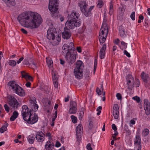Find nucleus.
Here are the masks:
<instances>
[{
	"label": "nucleus",
	"instance_id": "f257e3e1",
	"mask_svg": "<svg viewBox=\"0 0 150 150\" xmlns=\"http://www.w3.org/2000/svg\"><path fill=\"white\" fill-rule=\"evenodd\" d=\"M17 19L21 25L33 28H38L42 21L38 13L27 11L20 14Z\"/></svg>",
	"mask_w": 150,
	"mask_h": 150
},
{
	"label": "nucleus",
	"instance_id": "f03ea898",
	"mask_svg": "<svg viewBox=\"0 0 150 150\" xmlns=\"http://www.w3.org/2000/svg\"><path fill=\"white\" fill-rule=\"evenodd\" d=\"M29 102V107L30 108V110L27 105H24L22 107L21 114L25 121L28 124H33L38 121V117L35 113L33 115L32 114L31 111H37L38 106L36 104V98L34 97L30 98Z\"/></svg>",
	"mask_w": 150,
	"mask_h": 150
},
{
	"label": "nucleus",
	"instance_id": "7ed1b4c3",
	"mask_svg": "<svg viewBox=\"0 0 150 150\" xmlns=\"http://www.w3.org/2000/svg\"><path fill=\"white\" fill-rule=\"evenodd\" d=\"M106 14L104 13L103 24L100 29L101 33L99 34V40L100 42L102 44L105 42L108 32V25L106 23Z\"/></svg>",
	"mask_w": 150,
	"mask_h": 150
},
{
	"label": "nucleus",
	"instance_id": "20e7f679",
	"mask_svg": "<svg viewBox=\"0 0 150 150\" xmlns=\"http://www.w3.org/2000/svg\"><path fill=\"white\" fill-rule=\"evenodd\" d=\"M58 0H50L49 4V9L51 13L52 16L55 18L58 16L59 4Z\"/></svg>",
	"mask_w": 150,
	"mask_h": 150
},
{
	"label": "nucleus",
	"instance_id": "39448f33",
	"mask_svg": "<svg viewBox=\"0 0 150 150\" xmlns=\"http://www.w3.org/2000/svg\"><path fill=\"white\" fill-rule=\"evenodd\" d=\"M76 54L77 53L76 51H74V52H71L69 54H68L67 55H66L65 57V59L69 64H72L75 62L76 59Z\"/></svg>",
	"mask_w": 150,
	"mask_h": 150
},
{
	"label": "nucleus",
	"instance_id": "423d86ee",
	"mask_svg": "<svg viewBox=\"0 0 150 150\" xmlns=\"http://www.w3.org/2000/svg\"><path fill=\"white\" fill-rule=\"evenodd\" d=\"M65 23V26L66 28H68L69 29H73L74 27H79L81 24V22L75 21L74 20H68Z\"/></svg>",
	"mask_w": 150,
	"mask_h": 150
},
{
	"label": "nucleus",
	"instance_id": "0eeeda50",
	"mask_svg": "<svg viewBox=\"0 0 150 150\" xmlns=\"http://www.w3.org/2000/svg\"><path fill=\"white\" fill-rule=\"evenodd\" d=\"M8 104L11 108H17L18 105L17 100L13 96H11L9 98Z\"/></svg>",
	"mask_w": 150,
	"mask_h": 150
},
{
	"label": "nucleus",
	"instance_id": "6e6552de",
	"mask_svg": "<svg viewBox=\"0 0 150 150\" xmlns=\"http://www.w3.org/2000/svg\"><path fill=\"white\" fill-rule=\"evenodd\" d=\"M8 85L10 86L15 93L17 92L18 90L21 89V87L16 84L14 81H11L8 82Z\"/></svg>",
	"mask_w": 150,
	"mask_h": 150
},
{
	"label": "nucleus",
	"instance_id": "1a4fd4ad",
	"mask_svg": "<svg viewBox=\"0 0 150 150\" xmlns=\"http://www.w3.org/2000/svg\"><path fill=\"white\" fill-rule=\"evenodd\" d=\"M144 109L145 112L147 115H150V103L147 99L144 100Z\"/></svg>",
	"mask_w": 150,
	"mask_h": 150
},
{
	"label": "nucleus",
	"instance_id": "9d476101",
	"mask_svg": "<svg viewBox=\"0 0 150 150\" xmlns=\"http://www.w3.org/2000/svg\"><path fill=\"white\" fill-rule=\"evenodd\" d=\"M55 30L53 28H49L47 31V38L49 40H53L55 37Z\"/></svg>",
	"mask_w": 150,
	"mask_h": 150
},
{
	"label": "nucleus",
	"instance_id": "9b49d317",
	"mask_svg": "<svg viewBox=\"0 0 150 150\" xmlns=\"http://www.w3.org/2000/svg\"><path fill=\"white\" fill-rule=\"evenodd\" d=\"M69 112L70 114H75L76 113L77 108V104L74 101H71Z\"/></svg>",
	"mask_w": 150,
	"mask_h": 150
},
{
	"label": "nucleus",
	"instance_id": "f8f14e48",
	"mask_svg": "<svg viewBox=\"0 0 150 150\" xmlns=\"http://www.w3.org/2000/svg\"><path fill=\"white\" fill-rule=\"evenodd\" d=\"M68 20H74L75 21L77 22L79 21L78 19L79 16V15L78 13H76L74 11H72L70 15H68Z\"/></svg>",
	"mask_w": 150,
	"mask_h": 150
},
{
	"label": "nucleus",
	"instance_id": "ddd939ff",
	"mask_svg": "<svg viewBox=\"0 0 150 150\" xmlns=\"http://www.w3.org/2000/svg\"><path fill=\"white\" fill-rule=\"evenodd\" d=\"M94 7V6H91L89 8H87L86 9H83L81 11L86 17H88L91 16V11L93 8Z\"/></svg>",
	"mask_w": 150,
	"mask_h": 150
},
{
	"label": "nucleus",
	"instance_id": "4468645a",
	"mask_svg": "<svg viewBox=\"0 0 150 150\" xmlns=\"http://www.w3.org/2000/svg\"><path fill=\"white\" fill-rule=\"evenodd\" d=\"M35 138L38 142H42L45 139V134L42 132H38L36 135Z\"/></svg>",
	"mask_w": 150,
	"mask_h": 150
},
{
	"label": "nucleus",
	"instance_id": "2eb2a0df",
	"mask_svg": "<svg viewBox=\"0 0 150 150\" xmlns=\"http://www.w3.org/2000/svg\"><path fill=\"white\" fill-rule=\"evenodd\" d=\"M54 144L51 140L48 141L45 146L46 150H52L54 148Z\"/></svg>",
	"mask_w": 150,
	"mask_h": 150
},
{
	"label": "nucleus",
	"instance_id": "dca6fc26",
	"mask_svg": "<svg viewBox=\"0 0 150 150\" xmlns=\"http://www.w3.org/2000/svg\"><path fill=\"white\" fill-rule=\"evenodd\" d=\"M64 31L62 33V36L64 39H68L71 36V33L70 30L69 29H65V28H64Z\"/></svg>",
	"mask_w": 150,
	"mask_h": 150
},
{
	"label": "nucleus",
	"instance_id": "f3484780",
	"mask_svg": "<svg viewBox=\"0 0 150 150\" xmlns=\"http://www.w3.org/2000/svg\"><path fill=\"white\" fill-rule=\"evenodd\" d=\"M134 144L138 147L137 150H141V138L138 135H137L134 140Z\"/></svg>",
	"mask_w": 150,
	"mask_h": 150
},
{
	"label": "nucleus",
	"instance_id": "a211bd4d",
	"mask_svg": "<svg viewBox=\"0 0 150 150\" xmlns=\"http://www.w3.org/2000/svg\"><path fill=\"white\" fill-rule=\"evenodd\" d=\"M68 47V45L67 44H64L62 47L63 50L62 53V55L65 56L71 52L70 50H69V49Z\"/></svg>",
	"mask_w": 150,
	"mask_h": 150
},
{
	"label": "nucleus",
	"instance_id": "6ab92c4d",
	"mask_svg": "<svg viewBox=\"0 0 150 150\" xmlns=\"http://www.w3.org/2000/svg\"><path fill=\"white\" fill-rule=\"evenodd\" d=\"M83 71L80 70H74V74L76 78L78 79H81L83 76Z\"/></svg>",
	"mask_w": 150,
	"mask_h": 150
},
{
	"label": "nucleus",
	"instance_id": "aec40b11",
	"mask_svg": "<svg viewBox=\"0 0 150 150\" xmlns=\"http://www.w3.org/2000/svg\"><path fill=\"white\" fill-rule=\"evenodd\" d=\"M83 67V62L81 61L78 60L76 62V67L74 69L82 70Z\"/></svg>",
	"mask_w": 150,
	"mask_h": 150
},
{
	"label": "nucleus",
	"instance_id": "412c9836",
	"mask_svg": "<svg viewBox=\"0 0 150 150\" xmlns=\"http://www.w3.org/2000/svg\"><path fill=\"white\" fill-rule=\"evenodd\" d=\"M106 47V45L104 44L100 51V57L101 59H103L104 57Z\"/></svg>",
	"mask_w": 150,
	"mask_h": 150
},
{
	"label": "nucleus",
	"instance_id": "4be33fe9",
	"mask_svg": "<svg viewBox=\"0 0 150 150\" xmlns=\"http://www.w3.org/2000/svg\"><path fill=\"white\" fill-rule=\"evenodd\" d=\"M83 129L82 126L81 124L79 125L76 127V137L78 139L81 135V133L82 132L81 129Z\"/></svg>",
	"mask_w": 150,
	"mask_h": 150
},
{
	"label": "nucleus",
	"instance_id": "5701e85b",
	"mask_svg": "<svg viewBox=\"0 0 150 150\" xmlns=\"http://www.w3.org/2000/svg\"><path fill=\"white\" fill-rule=\"evenodd\" d=\"M79 5L81 11H82L83 9H86L88 6L86 1L84 0L80 1L79 3Z\"/></svg>",
	"mask_w": 150,
	"mask_h": 150
},
{
	"label": "nucleus",
	"instance_id": "b1692460",
	"mask_svg": "<svg viewBox=\"0 0 150 150\" xmlns=\"http://www.w3.org/2000/svg\"><path fill=\"white\" fill-rule=\"evenodd\" d=\"M141 77L144 82L146 83H147L149 80V77L148 75L144 72H142Z\"/></svg>",
	"mask_w": 150,
	"mask_h": 150
},
{
	"label": "nucleus",
	"instance_id": "393cba45",
	"mask_svg": "<svg viewBox=\"0 0 150 150\" xmlns=\"http://www.w3.org/2000/svg\"><path fill=\"white\" fill-rule=\"evenodd\" d=\"M52 41L51 42L52 45H56L59 44V42L61 41V38L59 35L56 38H54L53 40H52Z\"/></svg>",
	"mask_w": 150,
	"mask_h": 150
},
{
	"label": "nucleus",
	"instance_id": "a878e982",
	"mask_svg": "<svg viewBox=\"0 0 150 150\" xmlns=\"http://www.w3.org/2000/svg\"><path fill=\"white\" fill-rule=\"evenodd\" d=\"M8 7L14 6L16 4L15 0H2Z\"/></svg>",
	"mask_w": 150,
	"mask_h": 150
},
{
	"label": "nucleus",
	"instance_id": "bb28decb",
	"mask_svg": "<svg viewBox=\"0 0 150 150\" xmlns=\"http://www.w3.org/2000/svg\"><path fill=\"white\" fill-rule=\"evenodd\" d=\"M119 30L120 36L123 37L125 35V31L124 27L122 25H120L119 27Z\"/></svg>",
	"mask_w": 150,
	"mask_h": 150
},
{
	"label": "nucleus",
	"instance_id": "cd10ccee",
	"mask_svg": "<svg viewBox=\"0 0 150 150\" xmlns=\"http://www.w3.org/2000/svg\"><path fill=\"white\" fill-rule=\"evenodd\" d=\"M15 93L20 96H24L25 95V92L21 87L20 89L18 90L17 92Z\"/></svg>",
	"mask_w": 150,
	"mask_h": 150
},
{
	"label": "nucleus",
	"instance_id": "c85d7f7f",
	"mask_svg": "<svg viewBox=\"0 0 150 150\" xmlns=\"http://www.w3.org/2000/svg\"><path fill=\"white\" fill-rule=\"evenodd\" d=\"M126 79L127 82V84H129L131 83L134 82V79L131 75H128L127 76Z\"/></svg>",
	"mask_w": 150,
	"mask_h": 150
},
{
	"label": "nucleus",
	"instance_id": "c756f323",
	"mask_svg": "<svg viewBox=\"0 0 150 150\" xmlns=\"http://www.w3.org/2000/svg\"><path fill=\"white\" fill-rule=\"evenodd\" d=\"M18 115V113L16 111H14L10 118V120L11 121H14L17 117Z\"/></svg>",
	"mask_w": 150,
	"mask_h": 150
},
{
	"label": "nucleus",
	"instance_id": "7c9ffc66",
	"mask_svg": "<svg viewBox=\"0 0 150 150\" xmlns=\"http://www.w3.org/2000/svg\"><path fill=\"white\" fill-rule=\"evenodd\" d=\"M74 44L72 42L70 43L69 45H68V48L69 49V50H70L71 52H74V51H76L74 47Z\"/></svg>",
	"mask_w": 150,
	"mask_h": 150
},
{
	"label": "nucleus",
	"instance_id": "2f4dec72",
	"mask_svg": "<svg viewBox=\"0 0 150 150\" xmlns=\"http://www.w3.org/2000/svg\"><path fill=\"white\" fill-rule=\"evenodd\" d=\"M28 140L30 144H32L34 142L35 137L32 135H29L28 137Z\"/></svg>",
	"mask_w": 150,
	"mask_h": 150
},
{
	"label": "nucleus",
	"instance_id": "473e14b6",
	"mask_svg": "<svg viewBox=\"0 0 150 150\" xmlns=\"http://www.w3.org/2000/svg\"><path fill=\"white\" fill-rule=\"evenodd\" d=\"M52 74L53 81H58V76L57 74L53 71H52Z\"/></svg>",
	"mask_w": 150,
	"mask_h": 150
},
{
	"label": "nucleus",
	"instance_id": "72a5a7b5",
	"mask_svg": "<svg viewBox=\"0 0 150 150\" xmlns=\"http://www.w3.org/2000/svg\"><path fill=\"white\" fill-rule=\"evenodd\" d=\"M47 63L50 68H52L53 67V62L50 59L47 58Z\"/></svg>",
	"mask_w": 150,
	"mask_h": 150
},
{
	"label": "nucleus",
	"instance_id": "f704fd0d",
	"mask_svg": "<svg viewBox=\"0 0 150 150\" xmlns=\"http://www.w3.org/2000/svg\"><path fill=\"white\" fill-rule=\"evenodd\" d=\"M103 84H102L101 87V89H100L98 87H97L96 89V91L97 94L98 95H100L101 94V90H102V92H103Z\"/></svg>",
	"mask_w": 150,
	"mask_h": 150
},
{
	"label": "nucleus",
	"instance_id": "c9c22d12",
	"mask_svg": "<svg viewBox=\"0 0 150 150\" xmlns=\"http://www.w3.org/2000/svg\"><path fill=\"white\" fill-rule=\"evenodd\" d=\"M113 12V5L112 3L111 2L110 3V7H109V14L110 16H111Z\"/></svg>",
	"mask_w": 150,
	"mask_h": 150
},
{
	"label": "nucleus",
	"instance_id": "e433bc0d",
	"mask_svg": "<svg viewBox=\"0 0 150 150\" xmlns=\"http://www.w3.org/2000/svg\"><path fill=\"white\" fill-rule=\"evenodd\" d=\"M104 5V3L103 1L101 0H99L98 1V4L97 7L99 8H100L102 7Z\"/></svg>",
	"mask_w": 150,
	"mask_h": 150
},
{
	"label": "nucleus",
	"instance_id": "4c0bfd02",
	"mask_svg": "<svg viewBox=\"0 0 150 150\" xmlns=\"http://www.w3.org/2000/svg\"><path fill=\"white\" fill-rule=\"evenodd\" d=\"M149 131L147 129H145L143 131L142 134L143 136L145 137L149 133Z\"/></svg>",
	"mask_w": 150,
	"mask_h": 150
},
{
	"label": "nucleus",
	"instance_id": "58836bf2",
	"mask_svg": "<svg viewBox=\"0 0 150 150\" xmlns=\"http://www.w3.org/2000/svg\"><path fill=\"white\" fill-rule=\"evenodd\" d=\"M127 127V129H126L125 127L124 128V130L125 131V132L126 133V134L127 136L130 135L131 134V131L129 129L128 127Z\"/></svg>",
	"mask_w": 150,
	"mask_h": 150
},
{
	"label": "nucleus",
	"instance_id": "ea45409f",
	"mask_svg": "<svg viewBox=\"0 0 150 150\" xmlns=\"http://www.w3.org/2000/svg\"><path fill=\"white\" fill-rule=\"evenodd\" d=\"M121 44L123 46V48H122L120 46H119V47H120V48L122 49V50L124 49H126L127 47V44L125 43L124 41H122L121 42Z\"/></svg>",
	"mask_w": 150,
	"mask_h": 150
},
{
	"label": "nucleus",
	"instance_id": "a19ab883",
	"mask_svg": "<svg viewBox=\"0 0 150 150\" xmlns=\"http://www.w3.org/2000/svg\"><path fill=\"white\" fill-rule=\"evenodd\" d=\"M9 65L12 66L14 67L16 64V62L13 60H10L9 62Z\"/></svg>",
	"mask_w": 150,
	"mask_h": 150
},
{
	"label": "nucleus",
	"instance_id": "79ce46f5",
	"mask_svg": "<svg viewBox=\"0 0 150 150\" xmlns=\"http://www.w3.org/2000/svg\"><path fill=\"white\" fill-rule=\"evenodd\" d=\"M119 107L117 104H115L113 108V112L119 111Z\"/></svg>",
	"mask_w": 150,
	"mask_h": 150
},
{
	"label": "nucleus",
	"instance_id": "37998d69",
	"mask_svg": "<svg viewBox=\"0 0 150 150\" xmlns=\"http://www.w3.org/2000/svg\"><path fill=\"white\" fill-rule=\"evenodd\" d=\"M119 111L113 112V115L115 119H117L119 117Z\"/></svg>",
	"mask_w": 150,
	"mask_h": 150
},
{
	"label": "nucleus",
	"instance_id": "c03bdc74",
	"mask_svg": "<svg viewBox=\"0 0 150 150\" xmlns=\"http://www.w3.org/2000/svg\"><path fill=\"white\" fill-rule=\"evenodd\" d=\"M71 119L72 122L75 123L77 122V118L74 116L72 115L71 116Z\"/></svg>",
	"mask_w": 150,
	"mask_h": 150
},
{
	"label": "nucleus",
	"instance_id": "a18cd8bd",
	"mask_svg": "<svg viewBox=\"0 0 150 150\" xmlns=\"http://www.w3.org/2000/svg\"><path fill=\"white\" fill-rule=\"evenodd\" d=\"M84 115V112L83 111H81L79 113V120H81L83 118Z\"/></svg>",
	"mask_w": 150,
	"mask_h": 150
},
{
	"label": "nucleus",
	"instance_id": "49530a36",
	"mask_svg": "<svg viewBox=\"0 0 150 150\" xmlns=\"http://www.w3.org/2000/svg\"><path fill=\"white\" fill-rule=\"evenodd\" d=\"M7 129L6 126H3L0 128V132L1 133H3L4 131H6Z\"/></svg>",
	"mask_w": 150,
	"mask_h": 150
},
{
	"label": "nucleus",
	"instance_id": "de8ad7c7",
	"mask_svg": "<svg viewBox=\"0 0 150 150\" xmlns=\"http://www.w3.org/2000/svg\"><path fill=\"white\" fill-rule=\"evenodd\" d=\"M130 17L133 21H134L135 20V12L134 11L130 15Z\"/></svg>",
	"mask_w": 150,
	"mask_h": 150
},
{
	"label": "nucleus",
	"instance_id": "09e8293b",
	"mask_svg": "<svg viewBox=\"0 0 150 150\" xmlns=\"http://www.w3.org/2000/svg\"><path fill=\"white\" fill-rule=\"evenodd\" d=\"M133 99L134 100L136 101L138 103H139L140 101V98L137 96L133 97Z\"/></svg>",
	"mask_w": 150,
	"mask_h": 150
},
{
	"label": "nucleus",
	"instance_id": "8fccbe9b",
	"mask_svg": "<svg viewBox=\"0 0 150 150\" xmlns=\"http://www.w3.org/2000/svg\"><path fill=\"white\" fill-rule=\"evenodd\" d=\"M134 82H133L129 84H127L129 89H132L134 87Z\"/></svg>",
	"mask_w": 150,
	"mask_h": 150
},
{
	"label": "nucleus",
	"instance_id": "3c124183",
	"mask_svg": "<svg viewBox=\"0 0 150 150\" xmlns=\"http://www.w3.org/2000/svg\"><path fill=\"white\" fill-rule=\"evenodd\" d=\"M102 107L101 106H99L98 107L97 109L96 110L98 112L97 113V114L98 115H99L101 112V110H102Z\"/></svg>",
	"mask_w": 150,
	"mask_h": 150
},
{
	"label": "nucleus",
	"instance_id": "603ef678",
	"mask_svg": "<svg viewBox=\"0 0 150 150\" xmlns=\"http://www.w3.org/2000/svg\"><path fill=\"white\" fill-rule=\"evenodd\" d=\"M125 8V5L123 4H121L120 7V8L121 9L122 11H124Z\"/></svg>",
	"mask_w": 150,
	"mask_h": 150
},
{
	"label": "nucleus",
	"instance_id": "864d4df0",
	"mask_svg": "<svg viewBox=\"0 0 150 150\" xmlns=\"http://www.w3.org/2000/svg\"><path fill=\"white\" fill-rule=\"evenodd\" d=\"M21 72L22 77L26 79L28 76V75L27 74L25 73L24 71H22Z\"/></svg>",
	"mask_w": 150,
	"mask_h": 150
},
{
	"label": "nucleus",
	"instance_id": "5fc2aeb1",
	"mask_svg": "<svg viewBox=\"0 0 150 150\" xmlns=\"http://www.w3.org/2000/svg\"><path fill=\"white\" fill-rule=\"evenodd\" d=\"M137 118H134L132 120H131L130 121V125L131 126V125H134L135 123V120H137Z\"/></svg>",
	"mask_w": 150,
	"mask_h": 150
},
{
	"label": "nucleus",
	"instance_id": "6e6d98bb",
	"mask_svg": "<svg viewBox=\"0 0 150 150\" xmlns=\"http://www.w3.org/2000/svg\"><path fill=\"white\" fill-rule=\"evenodd\" d=\"M136 83H135V85L136 87H138L139 86L140 82L139 79H135Z\"/></svg>",
	"mask_w": 150,
	"mask_h": 150
},
{
	"label": "nucleus",
	"instance_id": "4d7b16f0",
	"mask_svg": "<svg viewBox=\"0 0 150 150\" xmlns=\"http://www.w3.org/2000/svg\"><path fill=\"white\" fill-rule=\"evenodd\" d=\"M48 137V139L50 140H51V139H52V137L51 136V134L50 132L47 133L45 135V137Z\"/></svg>",
	"mask_w": 150,
	"mask_h": 150
},
{
	"label": "nucleus",
	"instance_id": "13d9d810",
	"mask_svg": "<svg viewBox=\"0 0 150 150\" xmlns=\"http://www.w3.org/2000/svg\"><path fill=\"white\" fill-rule=\"evenodd\" d=\"M115 133L112 135V137L114 140H116V137L118 135V133L117 131H114Z\"/></svg>",
	"mask_w": 150,
	"mask_h": 150
},
{
	"label": "nucleus",
	"instance_id": "bf43d9fd",
	"mask_svg": "<svg viewBox=\"0 0 150 150\" xmlns=\"http://www.w3.org/2000/svg\"><path fill=\"white\" fill-rule=\"evenodd\" d=\"M4 107L6 111L7 112H9V108L7 104H5L4 105Z\"/></svg>",
	"mask_w": 150,
	"mask_h": 150
},
{
	"label": "nucleus",
	"instance_id": "052dcab7",
	"mask_svg": "<svg viewBox=\"0 0 150 150\" xmlns=\"http://www.w3.org/2000/svg\"><path fill=\"white\" fill-rule=\"evenodd\" d=\"M86 148L88 150H92V148L91 147V145L90 143L87 144Z\"/></svg>",
	"mask_w": 150,
	"mask_h": 150
},
{
	"label": "nucleus",
	"instance_id": "680f3d73",
	"mask_svg": "<svg viewBox=\"0 0 150 150\" xmlns=\"http://www.w3.org/2000/svg\"><path fill=\"white\" fill-rule=\"evenodd\" d=\"M53 81L54 86L55 87V88H57L58 86V81Z\"/></svg>",
	"mask_w": 150,
	"mask_h": 150
},
{
	"label": "nucleus",
	"instance_id": "e2e57ef3",
	"mask_svg": "<svg viewBox=\"0 0 150 150\" xmlns=\"http://www.w3.org/2000/svg\"><path fill=\"white\" fill-rule=\"evenodd\" d=\"M128 57H130V54L126 50H124L123 52Z\"/></svg>",
	"mask_w": 150,
	"mask_h": 150
},
{
	"label": "nucleus",
	"instance_id": "0e129e2a",
	"mask_svg": "<svg viewBox=\"0 0 150 150\" xmlns=\"http://www.w3.org/2000/svg\"><path fill=\"white\" fill-rule=\"evenodd\" d=\"M112 129L114 131H116L117 130V128L115 125L113 124L112 125Z\"/></svg>",
	"mask_w": 150,
	"mask_h": 150
},
{
	"label": "nucleus",
	"instance_id": "69168bd1",
	"mask_svg": "<svg viewBox=\"0 0 150 150\" xmlns=\"http://www.w3.org/2000/svg\"><path fill=\"white\" fill-rule=\"evenodd\" d=\"M116 97L118 100H121L122 99V96L120 93H117L116 94Z\"/></svg>",
	"mask_w": 150,
	"mask_h": 150
},
{
	"label": "nucleus",
	"instance_id": "338daca9",
	"mask_svg": "<svg viewBox=\"0 0 150 150\" xmlns=\"http://www.w3.org/2000/svg\"><path fill=\"white\" fill-rule=\"evenodd\" d=\"M60 143L58 141H57L56 142V144H55V146L56 147H58L61 146Z\"/></svg>",
	"mask_w": 150,
	"mask_h": 150
},
{
	"label": "nucleus",
	"instance_id": "774afa93",
	"mask_svg": "<svg viewBox=\"0 0 150 150\" xmlns=\"http://www.w3.org/2000/svg\"><path fill=\"white\" fill-rule=\"evenodd\" d=\"M21 31L24 34H26L28 33V32L23 28L21 29Z\"/></svg>",
	"mask_w": 150,
	"mask_h": 150
}]
</instances>
